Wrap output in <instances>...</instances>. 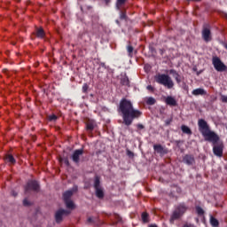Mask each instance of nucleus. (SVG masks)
Segmentation results:
<instances>
[{
	"instance_id": "a19ab883",
	"label": "nucleus",
	"mask_w": 227,
	"mask_h": 227,
	"mask_svg": "<svg viewBox=\"0 0 227 227\" xmlns=\"http://www.w3.org/2000/svg\"><path fill=\"white\" fill-rule=\"evenodd\" d=\"M12 195L13 196V198H17L18 193L15 191H12Z\"/></svg>"
},
{
	"instance_id": "7c9ffc66",
	"label": "nucleus",
	"mask_w": 227,
	"mask_h": 227,
	"mask_svg": "<svg viewBox=\"0 0 227 227\" xmlns=\"http://www.w3.org/2000/svg\"><path fill=\"white\" fill-rule=\"evenodd\" d=\"M127 51H128L129 56H132V52H134V47L130 44L128 45Z\"/></svg>"
},
{
	"instance_id": "ea45409f",
	"label": "nucleus",
	"mask_w": 227,
	"mask_h": 227,
	"mask_svg": "<svg viewBox=\"0 0 227 227\" xmlns=\"http://www.w3.org/2000/svg\"><path fill=\"white\" fill-rule=\"evenodd\" d=\"M146 88L149 91H153V88L152 85H148Z\"/></svg>"
},
{
	"instance_id": "c756f323",
	"label": "nucleus",
	"mask_w": 227,
	"mask_h": 227,
	"mask_svg": "<svg viewBox=\"0 0 227 227\" xmlns=\"http://www.w3.org/2000/svg\"><path fill=\"white\" fill-rule=\"evenodd\" d=\"M60 162H63L66 166H67V168L70 167V161L67 157L61 158Z\"/></svg>"
},
{
	"instance_id": "473e14b6",
	"label": "nucleus",
	"mask_w": 227,
	"mask_h": 227,
	"mask_svg": "<svg viewBox=\"0 0 227 227\" xmlns=\"http://www.w3.org/2000/svg\"><path fill=\"white\" fill-rule=\"evenodd\" d=\"M89 88L90 86H88V83H84L82 88V93H88Z\"/></svg>"
},
{
	"instance_id": "a18cd8bd",
	"label": "nucleus",
	"mask_w": 227,
	"mask_h": 227,
	"mask_svg": "<svg viewBox=\"0 0 227 227\" xmlns=\"http://www.w3.org/2000/svg\"><path fill=\"white\" fill-rule=\"evenodd\" d=\"M186 1H188V3H191V1H195V2H200V0H186Z\"/></svg>"
},
{
	"instance_id": "20e7f679",
	"label": "nucleus",
	"mask_w": 227,
	"mask_h": 227,
	"mask_svg": "<svg viewBox=\"0 0 227 227\" xmlns=\"http://www.w3.org/2000/svg\"><path fill=\"white\" fill-rule=\"evenodd\" d=\"M25 194H33L40 191V183L36 180H28L24 186Z\"/></svg>"
},
{
	"instance_id": "e433bc0d",
	"label": "nucleus",
	"mask_w": 227,
	"mask_h": 227,
	"mask_svg": "<svg viewBox=\"0 0 227 227\" xmlns=\"http://www.w3.org/2000/svg\"><path fill=\"white\" fill-rule=\"evenodd\" d=\"M127 155H128V157L132 158V157H134V153L130 150H127Z\"/></svg>"
},
{
	"instance_id": "f8f14e48",
	"label": "nucleus",
	"mask_w": 227,
	"mask_h": 227,
	"mask_svg": "<svg viewBox=\"0 0 227 227\" xmlns=\"http://www.w3.org/2000/svg\"><path fill=\"white\" fill-rule=\"evenodd\" d=\"M153 150L156 153H159L160 155H166L168 153V149L164 148L162 145L158 144L153 145Z\"/></svg>"
},
{
	"instance_id": "dca6fc26",
	"label": "nucleus",
	"mask_w": 227,
	"mask_h": 227,
	"mask_svg": "<svg viewBox=\"0 0 227 227\" xmlns=\"http://www.w3.org/2000/svg\"><path fill=\"white\" fill-rule=\"evenodd\" d=\"M192 95H194L195 97H198L200 95L203 96V95H207V90H205V89H195L192 90Z\"/></svg>"
},
{
	"instance_id": "aec40b11",
	"label": "nucleus",
	"mask_w": 227,
	"mask_h": 227,
	"mask_svg": "<svg viewBox=\"0 0 227 227\" xmlns=\"http://www.w3.org/2000/svg\"><path fill=\"white\" fill-rule=\"evenodd\" d=\"M181 130L184 134H187L188 136H192V130H191V128H189V126L182 125Z\"/></svg>"
},
{
	"instance_id": "cd10ccee",
	"label": "nucleus",
	"mask_w": 227,
	"mask_h": 227,
	"mask_svg": "<svg viewBox=\"0 0 227 227\" xmlns=\"http://www.w3.org/2000/svg\"><path fill=\"white\" fill-rule=\"evenodd\" d=\"M120 19L121 20H127V11L120 12Z\"/></svg>"
},
{
	"instance_id": "9b49d317",
	"label": "nucleus",
	"mask_w": 227,
	"mask_h": 227,
	"mask_svg": "<svg viewBox=\"0 0 227 227\" xmlns=\"http://www.w3.org/2000/svg\"><path fill=\"white\" fill-rule=\"evenodd\" d=\"M77 191H78L77 185H74L72 189L67 190L63 193L64 200H70L72 196H74V194L77 192Z\"/></svg>"
},
{
	"instance_id": "c85d7f7f",
	"label": "nucleus",
	"mask_w": 227,
	"mask_h": 227,
	"mask_svg": "<svg viewBox=\"0 0 227 227\" xmlns=\"http://www.w3.org/2000/svg\"><path fill=\"white\" fill-rule=\"evenodd\" d=\"M86 129L91 132L95 129V124H93V122H87Z\"/></svg>"
},
{
	"instance_id": "f257e3e1",
	"label": "nucleus",
	"mask_w": 227,
	"mask_h": 227,
	"mask_svg": "<svg viewBox=\"0 0 227 227\" xmlns=\"http://www.w3.org/2000/svg\"><path fill=\"white\" fill-rule=\"evenodd\" d=\"M198 127L199 132L202 134L205 141L212 143L214 155L216 157H223V153L224 152V144L223 142H219V135L210 129V126L208 125V122L205 121V119H200L198 121Z\"/></svg>"
},
{
	"instance_id": "c03bdc74",
	"label": "nucleus",
	"mask_w": 227,
	"mask_h": 227,
	"mask_svg": "<svg viewBox=\"0 0 227 227\" xmlns=\"http://www.w3.org/2000/svg\"><path fill=\"white\" fill-rule=\"evenodd\" d=\"M100 67H106V63H104V62H101V63H100Z\"/></svg>"
},
{
	"instance_id": "c9c22d12",
	"label": "nucleus",
	"mask_w": 227,
	"mask_h": 227,
	"mask_svg": "<svg viewBox=\"0 0 227 227\" xmlns=\"http://www.w3.org/2000/svg\"><path fill=\"white\" fill-rule=\"evenodd\" d=\"M137 130H144L145 125L138 123V124H137Z\"/></svg>"
},
{
	"instance_id": "393cba45",
	"label": "nucleus",
	"mask_w": 227,
	"mask_h": 227,
	"mask_svg": "<svg viewBox=\"0 0 227 227\" xmlns=\"http://www.w3.org/2000/svg\"><path fill=\"white\" fill-rule=\"evenodd\" d=\"M155 102L157 101L155 100L154 98L149 97L147 98L145 104H147V106H155Z\"/></svg>"
},
{
	"instance_id": "2f4dec72",
	"label": "nucleus",
	"mask_w": 227,
	"mask_h": 227,
	"mask_svg": "<svg viewBox=\"0 0 227 227\" xmlns=\"http://www.w3.org/2000/svg\"><path fill=\"white\" fill-rule=\"evenodd\" d=\"M49 121H56L58 120V116L56 114H51L48 117Z\"/></svg>"
},
{
	"instance_id": "f03ea898",
	"label": "nucleus",
	"mask_w": 227,
	"mask_h": 227,
	"mask_svg": "<svg viewBox=\"0 0 227 227\" xmlns=\"http://www.w3.org/2000/svg\"><path fill=\"white\" fill-rule=\"evenodd\" d=\"M119 113L121 114L122 121L126 127H130L134 122V120H139L143 116V112L134 108L132 101L122 98L119 103Z\"/></svg>"
},
{
	"instance_id": "1a4fd4ad",
	"label": "nucleus",
	"mask_w": 227,
	"mask_h": 227,
	"mask_svg": "<svg viewBox=\"0 0 227 227\" xmlns=\"http://www.w3.org/2000/svg\"><path fill=\"white\" fill-rule=\"evenodd\" d=\"M183 162L184 164H186V166H194V164H196V160L194 159V155L185 154L183 157Z\"/></svg>"
},
{
	"instance_id": "09e8293b",
	"label": "nucleus",
	"mask_w": 227,
	"mask_h": 227,
	"mask_svg": "<svg viewBox=\"0 0 227 227\" xmlns=\"http://www.w3.org/2000/svg\"><path fill=\"white\" fill-rule=\"evenodd\" d=\"M225 49H227V45L225 46Z\"/></svg>"
},
{
	"instance_id": "37998d69",
	"label": "nucleus",
	"mask_w": 227,
	"mask_h": 227,
	"mask_svg": "<svg viewBox=\"0 0 227 227\" xmlns=\"http://www.w3.org/2000/svg\"><path fill=\"white\" fill-rule=\"evenodd\" d=\"M115 23L117 24V26H121V24L120 23V20H116Z\"/></svg>"
},
{
	"instance_id": "de8ad7c7",
	"label": "nucleus",
	"mask_w": 227,
	"mask_h": 227,
	"mask_svg": "<svg viewBox=\"0 0 227 227\" xmlns=\"http://www.w3.org/2000/svg\"><path fill=\"white\" fill-rule=\"evenodd\" d=\"M160 54L162 55V53L164 52L162 50H160Z\"/></svg>"
},
{
	"instance_id": "58836bf2",
	"label": "nucleus",
	"mask_w": 227,
	"mask_h": 227,
	"mask_svg": "<svg viewBox=\"0 0 227 227\" xmlns=\"http://www.w3.org/2000/svg\"><path fill=\"white\" fill-rule=\"evenodd\" d=\"M149 51L152 52V54H154L155 52H157V51H155V48H154L153 46H150V47H149Z\"/></svg>"
},
{
	"instance_id": "5701e85b",
	"label": "nucleus",
	"mask_w": 227,
	"mask_h": 227,
	"mask_svg": "<svg viewBox=\"0 0 227 227\" xmlns=\"http://www.w3.org/2000/svg\"><path fill=\"white\" fill-rule=\"evenodd\" d=\"M100 188V176H96L94 178V189Z\"/></svg>"
},
{
	"instance_id": "b1692460",
	"label": "nucleus",
	"mask_w": 227,
	"mask_h": 227,
	"mask_svg": "<svg viewBox=\"0 0 227 227\" xmlns=\"http://www.w3.org/2000/svg\"><path fill=\"white\" fill-rule=\"evenodd\" d=\"M210 224H211V226L217 227V226H219V221L211 215L210 216Z\"/></svg>"
},
{
	"instance_id": "423d86ee",
	"label": "nucleus",
	"mask_w": 227,
	"mask_h": 227,
	"mask_svg": "<svg viewBox=\"0 0 227 227\" xmlns=\"http://www.w3.org/2000/svg\"><path fill=\"white\" fill-rule=\"evenodd\" d=\"M202 40L206 42L207 43L208 42H212V31L210 30V24L205 23L202 27Z\"/></svg>"
},
{
	"instance_id": "f704fd0d",
	"label": "nucleus",
	"mask_w": 227,
	"mask_h": 227,
	"mask_svg": "<svg viewBox=\"0 0 227 227\" xmlns=\"http://www.w3.org/2000/svg\"><path fill=\"white\" fill-rule=\"evenodd\" d=\"M221 101L223 102V104H227V96L221 95Z\"/></svg>"
},
{
	"instance_id": "2eb2a0df",
	"label": "nucleus",
	"mask_w": 227,
	"mask_h": 227,
	"mask_svg": "<svg viewBox=\"0 0 227 227\" xmlns=\"http://www.w3.org/2000/svg\"><path fill=\"white\" fill-rule=\"evenodd\" d=\"M165 102L167 106H171L172 107H176L177 106L176 99L171 96H168L165 99Z\"/></svg>"
},
{
	"instance_id": "39448f33",
	"label": "nucleus",
	"mask_w": 227,
	"mask_h": 227,
	"mask_svg": "<svg viewBox=\"0 0 227 227\" xmlns=\"http://www.w3.org/2000/svg\"><path fill=\"white\" fill-rule=\"evenodd\" d=\"M212 65L216 72H226L227 67L223 60L217 56L212 58Z\"/></svg>"
},
{
	"instance_id": "a211bd4d",
	"label": "nucleus",
	"mask_w": 227,
	"mask_h": 227,
	"mask_svg": "<svg viewBox=\"0 0 227 227\" xmlns=\"http://www.w3.org/2000/svg\"><path fill=\"white\" fill-rule=\"evenodd\" d=\"M65 204L68 210H74V208H75V204L74 203V200H65Z\"/></svg>"
},
{
	"instance_id": "412c9836",
	"label": "nucleus",
	"mask_w": 227,
	"mask_h": 227,
	"mask_svg": "<svg viewBox=\"0 0 227 227\" xmlns=\"http://www.w3.org/2000/svg\"><path fill=\"white\" fill-rule=\"evenodd\" d=\"M121 84H122V86H130L129 76L125 75L124 77L121 78Z\"/></svg>"
},
{
	"instance_id": "4468645a",
	"label": "nucleus",
	"mask_w": 227,
	"mask_h": 227,
	"mask_svg": "<svg viewBox=\"0 0 227 227\" xmlns=\"http://www.w3.org/2000/svg\"><path fill=\"white\" fill-rule=\"evenodd\" d=\"M169 74L170 75H172L174 77V79L176 81L177 84H180V82H182V77L180 76V74H178V72H176V70L175 69H170L169 70Z\"/></svg>"
},
{
	"instance_id": "f3484780",
	"label": "nucleus",
	"mask_w": 227,
	"mask_h": 227,
	"mask_svg": "<svg viewBox=\"0 0 227 227\" xmlns=\"http://www.w3.org/2000/svg\"><path fill=\"white\" fill-rule=\"evenodd\" d=\"M35 36L37 38H41V39L45 38V30H43L42 27L36 28V30H35Z\"/></svg>"
},
{
	"instance_id": "7ed1b4c3",
	"label": "nucleus",
	"mask_w": 227,
	"mask_h": 227,
	"mask_svg": "<svg viewBox=\"0 0 227 227\" xmlns=\"http://www.w3.org/2000/svg\"><path fill=\"white\" fill-rule=\"evenodd\" d=\"M154 81L158 84H161L162 86H165V88H168V90H171L175 86V82H173V80L168 74H157L154 76Z\"/></svg>"
},
{
	"instance_id": "6ab92c4d",
	"label": "nucleus",
	"mask_w": 227,
	"mask_h": 227,
	"mask_svg": "<svg viewBox=\"0 0 227 227\" xmlns=\"http://www.w3.org/2000/svg\"><path fill=\"white\" fill-rule=\"evenodd\" d=\"M127 1L128 0H116V3H115L116 10H118L119 12H121V6H123L125 3H127Z\"/></svg>"
},
{
	"instance_id": "4c0bfd02",
	"label": "nucleus",
	"mask_w": 227,
	"mask_h": 227,
	"mask_svg": "<svg viewBox=\"0 0 227 227\" xmlns=\"http://www.w3.org/2000/svg\"><path fill=\"white\" fill-rule=\"evenodd\" d=\"M171 121H173V119H167L165 121V125H167V126L171 125Z\"/></svg>"
},
{
	"instance_id": "72a5a7b5",
	"label": "nucleus",
	"mask_w": 227,
	"mask_h": 227,
	"mask_svg": "<svg viewBox=\"0 0 227 227\" xmlns=\"http://www.w3.org/2000/svg\"><path fill=\"white\" fill-rule=\"evenodd\" d=\"M23 205H24V207H29V205H31V200H25L23 201Z\"/></svg>"
},
{
	"instance_id": "4be33fe9",
	"label": "nucleus",
	"mask_w": 227,
	"mask_h": 227,
	"mask_svg": "<svg viewBox=\"0 0 227 227\" xmlns=\"http://www.w3.org/2000/svg\"><path fill=\"white\" fill-rule=\"evenodd\" d=\"M96 191V196L97 198H99V200H101L102 198H104V190H102V188H95Z\"/></svg>"
},
{
	"instance_id": "0eeeda50",
	"label": "nucleus",
	"mask_w": 227,
	"mask_h": 227,
	"mask_svg": "<svg viewBox=\"0 0 227 227\" xmlns=\"http://www.w3.org/2000/svg\"><path fill=\"white\" fill-rule=\"evenodd\" d=\"M186 211L187 207H185L184 205H179L173 212L170 218V223H174L175 220L180 219V217H182V215H184Z\"/></svg>"
},
{
	"instance_id": "9d476101",
	"label": "nucleus",
	"mask_w": 227,
	"mask_h": 227,
	"mask_svg": "<svg viewBox=\"0 0 227 227\" xmlns=\"http://www.w3.org/2000/svg\"><path fill=\"white\" fill-rule=\"evenodd\" d=\"M68 214H70V211H67L63 209L57 211L55 214L56 222L61 223L63 221V217H65V215H68Z\"/></svg>"
},
{
	"instance_id": "ddd939ff",
	"label": "nucleus",
	"mask_w": 227,
	"mask_h": 227,
	"mask_svg": "<svg viewBox=\"0 0 227 227\" xmlns=\"http://www.w3.org/2000/svg\"><path fill=\"white\" fill-rule=\"evenodd\" d=\"M4 160L9 166H14V164H17V160H15V157H13V155H12V154H6L4 157Z\"/></svg>"
},
{
	"instance_id": "a878e982",
	"label": "nucleus",
	"mask_w": 227,
	"mask_h": 227,
	"mask_svg": "<svg viewBox=\"0 0 227 227\" xmlns=\"http://www.w3.org/2000/svg\"><path fill=\"white\" fill-rule=\"evenodd\" d=\"M142 221L143 223H150V216L148 215V213H142Z\"/></svg>"
},
{
	"instance_id": "49530a36",
	"label": "nucleus",
	"mask_w": 227,
	"mask_h": 227,
	"mask_svg": "<svg viewBox=\"0 0 227 227\" xmlns=\"http://www.w3.org/2000/svg\"><path fill=\"white\" fill-rule=\"evenodd\" d=\"M149 227H157V225L152 224V225H150Z\"/></svg>"
},
{
	"instance_id": "6e6552de",
	"label": "nucleus",
	"mask_w": 227,
	"mask_h": 227,
	"mask_svg": "<svg viewBox=\"0 0 227 227\" xmlns=\"http://www.w3.org/2000/svg\"><path fill=\"white\" fill-rule=\"evenodd\" d=\"M84 153V149H76L74 151L73 154L71 155V160L74 164H79L81 162V156Z\"/></svg>"
},
{
	"instance_id": "79ce46f5",
	"label": "nucleus",
	"mask_w": 227,
	"mask_h": 227,
	"mask_svg": "<svg viewBox=\"0 0 227 227\" xmlns=\"http://www.w3.org/2000/svg\"><path fill=\"white\" fill-rule=\"evenodd\" d=\"M106 6H109V4H111V0H104Z\"/></svg>"
},
{
	"instance_id": "bb28decb",
	"label": "nucleus",
	"mask_w": 227,
	"mask_h": 227,
	"mask_svg": "<svg viewBox=\"0 0 227 227\" xmlns=\"http://www.w3.org/2000/svg\"><path fill=\"white\" fill-rule=\"evenodd\" d=\"M195 210L198 215H203L205 214V210H203L200 206H196Z\"/></svg>"
}]
</instances>
